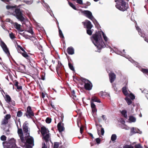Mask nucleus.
I'll list each match as a JSON object with an SVG mask.
<instances>
[{
	"label": "nucleus",
	"mask_w": 148,
	"mask_h": 148,
	"mask_svg": "<svg viewBox=\"0 0 148 148\" xmlns=\"http://www.w3.org/2000/svg\"><path fill=\"white\" fill-rule=\"evenodd\" d=\"M43 136V139H44L46 143L49 141L50 140V133L44 135Z\"/></svg>",
	"instance_id": "16"
},
{
	"label": "nucleus",
	"mask_w": 148,
	"mask_h": 148,
	"mask_svg": "<svg viewBox=\"0 0 148 148\" xmlns=\"http://www.w3.org/2000/svg\"><path fill=\"white\" fill-rule=\"evenodd\" d=\"M128 105H131L132 103V101L128 97H126L125 99Z\"/></svg>",
	"instance_id": "27"
},
{
	"label": "nucleus",
	"mask_w": 148,
	"mask_h": 148,
	"mask_svg": "<svg viewBox=\"0 0 148 148\" xmlns=\"http://www.w3.org/2000/svg\"><path fill=\"white\" fill-rule=\"evenodd\" d=\"M41 97L42 98H44L45 97V95L43 92L42 93Z\"/></svg>",
	"instance_id": "64"
},
{
	"label": "nucleus",
	"mask_w": 148,
	"mask_h": 148,
	"mask_svg": "<svg viewBox=\"0 0 148 148\" xmlns=\"http://www.w3.org/2000/svg\"><path fill=\"white\" fill-rule=\"evenodd\" d=\"M116 139V136L115 134H113L111 137V140L113 141H114Z\"/></svg>",
	"instance_id": "31"
},
{
	"label": "nucleus",
	"mask_w": 148,
	"mask_h": 148,
	"mask_svg": "<svg viewBox=\"0 0 148 148\" xmlns=\"http://www.w3.org/2000/svg\"><path fill=\"white\" fill-rule=\"evenodd\" d=\"M72 97L73 99L75 100H77V99L76 96L75 95V94L72 95Z\"/></svg>",
	"instance_id": "48"
},
{
	"label": "nucleus",
	"mask_w": 148,
	"mask_h": 148,
	"mask_svg": "<svg viewBox=\"0 0 148 148\" xmlns=\"http://www.w3.org/2000/svg\"><path fill=\"white\" fill-rule=\"evenodd\" d=\"M97 102L99 103L101 102L100 99L95 96H93V102Z\"/></svg>",
	"instance_id": "25"
},
{
	"label": "nucleus",
	"mask_w": 148,
	"mask_h": 148,
	"mask_svg": "<svg viewBox=\"0 0 148 148\" xmlns=\"http://www.w3.org/2000/svg\"><path fill=\"white\" fill-rule=\"evenodd\" d=\"M129 0H115L116 2V7L120 11H124L127 9L128 5L127 2H128Z\"/></svg>",
	"instance_id": "2"
},
{
	"label": "nucleus",
	"mask_w": 148,
	"mask_h": 148,
	"mask_svg": "<svg viewBox=\"0 0 148 148\" xmlns=\"http://www.w3.org/2000/svg\"><path fill=\"white\" fill-rule=\"evenodd\" d=\"M51 119L49 117L47 118L46 120V122L47 123H49L51 122Z\"/></svg>",
	"instance_id": "41"
},
{
	"label": "nucleus",
	"mask_w": 148,
	"mask_h": 148,
	"mask_svg": "<svg viewBox=\"0 0 148 148\" xmlns=\"http://www.w3.org/2000/svg\"><path fill=\"white\" fill-rule=\"evenodd\" d=\"M122 92L125 96H128L129 95L127 90V87L126 86L122 88Z\"/></svg>",
	"instance_id": "18"
},
{
	"label": "nucleus",
	"mask_w": 148,
	"mask_h": 148,
	"mask_svg": "<svg viewBox=\"0 0 148 148\" xmlns=\"http://www.w3.org/2000/svg\"><path fill=\"white\" fill-rule=\"evenodd\" d=\"M83 130V126H81L80 128V132L81 134H82Z\"/></svg>",
	"instance_id": "55"
},
{
	"label": "nucleus",
	"mask_w": 148,
	"mask_h": 148,
	"mask_svg": "<svg viewBox=\"0 0 148 148\" xmlns=\"http://www.w3.org/2000/svg\"><path fill=\"white\" fill-rule=\"evenodd\" d=\"M27 31L30 33L32 35H34V32L31 28H30L28 30H27Z\"/></svg>",
	"instance_id": "42"
},
{
	"label": "nucleus",
	"mask_w": 148,
	"mask_h": 148,
	"mask_svg": "<svg viewBox=\"0 0 148 148\" xmlns=\"http://www.w3.org/2000/svg\"><path fill=\"white\" fill-rule=\"evenodd\" d=\"M67 51L69 54L73 55L74 53V49L72 47H70L68 48Z\"/></svg>",
	"instance_id": "17"
},
{
	"label": "nucleus",
	"mask_w": 148,
	"mask_h": 148,
	"mask_svg": "<svg viewBox=\"0 0 148 148\" xmlns=\"http://www.w3.org/2000/svg\"><path fill=\"white\" fill-rule=\"evenodd\" d=\"M25 140V144L24 145V143H22L21 142H20V144L21 146L23 147L25 145L26 143L31 145L32 146H34V138L33 137L30 136L25 137L24 138Z\"/></svg>",
	"instance_id": "8"
},
{
	"label": "nucleus",
	"mask_w": 148,
	"mask_h": 148,
	"mask_svg": "<svg viewBox=\"0 0 148 148\" xmlns=\"http://www.w3.org/2000/svg\"><path fill=\"white\" fill-rule=\"evenodd\" d=\"M23 36L25 38H26V39H30V37H29L31 36H28V35H24V36Z\"/></svg>",
	"instance_id": "56"
},
{
	"label": "nucleus",
	"mask_w": 148,
	"mask_h": 148,
	"mask_svg": "<svg viewBox=\"0 0 148 148\" xmlns=\"http://www.w3.org/2000/svg\"><path fill=\"white\" fill-rule=\"evenodd\" d=\"M11 118V116L9 114H7L4 117L3 120L2 121L1 127L5 132L8 134L9 132L10 126L8 123V121Z\"/></svg>",
	"instance_id": "3"
},
{
	"label": "nucleus",
	"mask_w": 148,
	"mask_h": 148,
	"mask_svg": "<svg viewBox=\"0 0 148 148\" xmlns=\"http://www.w3.org/2000/svg\"><path fill=\"white\" fill-rule=\"evenodd\" d=\"M97 111V109L96 108V105L94 103H93V114L96 112Z\"/></svg>",
	"instance_id": "35"
},
{
	"label": "nucleus",
	"mask_w": 148,
	"mask_h": 148,
	"mask_svg": "<svg viewBox=\"0 0 148 148\" xmlns=\"http://www.w3.org/2000/svg\"><path fill=\"white\" fill-rule=\"evenodd\" d=\"M82 13L84 15L88 18H89L92 20V13L91 12L88 10L82 11H81Z\"/></svg>",
	"instance_id": "13"
},
{
	"label": "nucleus",
	"mask_w": 148,
	"mask_h": 148,
	"mask_svg": "<svg viewBox=\"0 0 148 148\" xmlns=\"http://www.w3.org/2000/svg\"><path fill=\"white\" fill-rule=\"evenodd\" d=\"M6 137L4 135H2L1 137V139L2 140H6Z\"/></svg>",
	"instance_id": "45"
},
{
	"label": "nucleus",
	"mask_w": 148,
	"mask_h": 148,
	"mask_svg": "<svg viewBox=\"0 0 148 148\" xmlns=\"http://www.w3.org/2000/svg\"><path fill=\"white\" fill-rule=\"evenodd\" d=\"M77 125L79 127H80V121L79 119L77 121Z\"/></svg>",
	"instance_id": "58"
},
{
	"label": "nucleus",
	"mask_w": 148,
	"mask_h": 148,
	"mask_svg": "<svg viewBox=\"0 0 148 148\" xmlns=\"http://www.w3.org/2000/svg\"><path fill=\"white\" fill-rule=\"evenodd\" d=\"M58 29H59V34L60 35V38H64V36L63 35V34L62 32V31L60 29L59 27H58Z\"/></svg>",
	"instance_id": "33"
},
{
	"label": "nucleus",
	"mask_w": 148,
	"mask_h": 148,
	"mask_svg": "<svg viewBox=\"0 0 148 148\" xmlns=\"http://www.w3.org/2000/svg\"><path fill=\"white\" fill-rule=\"evenodd\" d=\"M58 128L60 132H61L64 130V127L61 125L60 123H59L58 124Z\"/></svg>",
	"instance_id": "19"
},
{
	"label": "nucleus",
	"mask_w": 148,
	"mask_h": 148,
	"mask_svg": "<svg viewBox=\"0 0 148 148\" xmlns=\"http://www.w3.org/2000/svg\"><path fill=\"white\" fill-rule=\"evenodd\" d=\"M82 23L84 24V27H86L87 29V34L89 35H91L92 32L90 29L92 27V25L91 23L89 21L86 20Z\"/></svg>",
	"instance_id": "6"
},
{
	"label": "nucleus",
	"mask_w": 148,
	"mask_h": 148,
	"mask_svg": "<svg viewBox=\"0 0 148 148\" xmlns=\"http://www.w3.org/2000/svg\"><path fill=\"white\" fill-rule=\"evenodd\" d=\"M25 2L27 4H30L31 3H32L33 2V1L31 0L30 1H25Z\"/></svg>",
	"instance_id": "50"
},
{
	"label": "nucleus",
	"mask_w": 148,
	"mask_h": 148,
	"mask_svg": "<svg viewBox=\"0 0 148 148\" xmlns=\"http://www.w3.org/2000/svg\"><path fill=\"white\" fill-rule=\"evenodd\" d=\"M109 76L110 82L111 83H113L116 79V75L113 73L111 72L109 74Z\"/></svg>",
	"instance_id": "14"
},
{
	"label": "nucleus",
	"mask_w": 148,
	"mask_h": 148,
	"mask_svg": "<svg viewBox=\"0 0 148 148\" xmlns=\"http://www.w3.org/2000/svg\"><path fill=\"white\" fill-rule=\"evenodd\" d=\"M128 95L132 100H134L135 99V96L132 93H131Z\"/></svg>",
	"instance_id": "34"
},
{
	"label": "nucleus",
	"mask_w": 148,
	"mask_h": 148,
	"mask_svg": "<svg viewBox=\"0 0 148 148\" xmlns=\"http://www.w3.org/2000/svg\"><path fill=\"white\" fill-rule=\"evenodd\" d=\"M56 69L58 73V71H60V68L58 67H58H56Z\"/></svg>",
	"instance_id": "62"
},
{
	"label": "nucleus",
	"mask_w": 148,
	"mask_h": 148,
	"mask_svg": "<svg viewBox=\"0 0 148 148\" xmlns=\"http://www.w3.org/2000/svg\"><path fill=\"white\" fill-rule=\"evenodd\" d=\"M18 82L17 81L15 80V83H14V85L16 86H18Z\"/></svg>",
	"instance_id": "57"
},
{
	"label": "nucleus",
	"mask_w": 148,
	"mask_h": 148,
	"mask_svg": "<svg viewBox=\"0 0 148 148\" xmlns=\"http://www.w3.org/2000/svg\"><path fill=\"white\" fill-rule=\"evenodd\" d=\"M17 48H18V52H20L19 51L20 49L21 50L23 51H25L24 50V49H23V48L21 47L19 45H17Z\"/></svg>",
	"instance_id": "38"
},
{
	"label": "nucleus",
	"mask_w": 148,
	"mask_h": 148,
	"mask_svg": "<svg viewBox=\"0 0 148 148\" xmlns=\"http://www.w3.org/2000/svg\"><path fill=\"white\" fill-rule=\"evenodd\" d=\"M23 113L21 111H18L17 114V116L18 117H21Z\"/></svg>",
	"instance_id": "37"
},
{
	"label": "nucleus",
	"mask_w": 148,
	"mask_h": 148,
	"mask_svg": "<svg viewBox=\"0 0 148 148\" xmlns=\"http://www.w3.org/2000/svg\"><path fill=\"white\" fill-rule=\"evenodd\" d=\"M80 79L82 82L84 83L85 84L84 87L86 90H89L92 89V83L90 81L82 77H81Z\"/></svg>",
	"instance_id": "7"
},
{
	"label": "nucleus",
	"mask_w": 148,
	"mask_h": 148,
	"mask_svg": "<svg viewBox=\"0 0 148 148\" xmlns=\"http://www.w3.org/2000/svg\"><path fill=\"white\" fill-rule=\"evenodd\" d=\"M17 88L18 89H21L22 88V87L21 86H19L18 85L16 86Z\"/></svg>",
	"instance_id": "60"
},
{
	"label": "nucleus",
	"mask_w": 148,
	"mask_h": 148,
	"mask_svg": "<svg viewBox=\"0 0 148 148\" xmlns=\"http://www.w3.org/2000/svg\"><path fill=\"white\" fill-rule=\"evenodd\" d=\"M41 132L42 136L49 133V130L44 126L42 127H41Z\"/></svg>",
	"instance_id": "15"
},
{
	"label": "nucleus",
	"mask_w": 148,
	"mask_h": 148,
	"mask_svg": "<svg viewBox=\"0 0 148 148\" xmlns=\"http://www.w3.org/2000/svg\"><path fill=\"white\" fill-rule=\"evenodd\" d=\"M69 4L70 6L71 7L73 8L74 9L76 10V8L75 6V5L73 4V3L69 2Z\"/></svg>",
	"instance_id": "39"
},
{
	"label": "nucleus",
	"mask_w": 148,
	"mask_h": 148,
	"mask_svg": "<svg viewBox=\"0 0 148 148\" xmlns=\"http://www.w3.org/2000/svg\"><path fill=\"white\" fill-rule=\"evenodd\" d=\"M121 113L124 118L126 119L127 118V111L125 110H122L121 112Z\"/></svg>",
	"instance_id": "22"
},
{
	"label": "nucleus",
	"mask_w": 148,
	"mask_h": 148,
	"mask_svg": "<svg viewBox=\"0 0 148 148\" xmlns=\"http://www.w3.org/2000/svg\"><path fill=\"white\" fill-rule=\"evenodd\" d=\"M13 15L15 16L18 20L21 22L22 23L25 20V18L21 10L18 8L15 9L14 11L12 13Z\"/></svg>",
	"instance_id": "5"
},
{
	"label": "nucleus",
	"mask_w": 148,
	"mask_h": 148,
	"mask_svg": "<svg viewBox=\"0 0 148 148\" xmlns=\"http://www.w3.org/2000/svg\"><path fill=\"white\" fill-rule=\"evenodd\" d=\"M97 144H99L100 143L101 140L99 138H97L95 139Z\"/></svg>",
	"instance_id": "43"
},
{
	"label": "nucleus",
	"mask_w": 148,
	"mask_h": 148,
	"mask_svg": "<svg viewBox=\"0 0 148 148\" xmlns=\"http://www.w3.org/2000/svg\"><path fill=\"white\" fill-rule=\"evenodd\" d=\"M44 4H43V5L44 6V5H45L46 7L48 9H49V7L48 5L46 3H45L44 2Z\"/></svg>",
	"instance_id": "61"
},
{
	"label": "nucleus",
	"mask_w": 148,
	"mask_h": 148,
	"mask_svg": "<svg viewBox=\"0 0 148 148\" xmlns=\"http://www.w3.org/2000/svg\"><path fill=\"white\" fill-rule=\"evenodd\" d=\"M15 27L17 29L19 30L21 28V25L18 24L17 23H15L14 24Z\"/></svg>",
	"instance_id": "28"
},
{
	"label": "nucleus",
	"mask_w": 148,
	"mask_h": 148,
	"mask_svg": "<svg viewBox=\"0 0 148 148\" xmlns=\"http://www.w3.org/2000/svg\"><path fill=\"white\" fill-rule=\"evenodd\" d=\"M16 141L13 138H11L8 141L3 142L4 148H20L16 146Z\"/></svg>",
	"instance_id": "4"
},
{
	"label": "nucleus",
	"mask_w": 148,
	"mask_h": 148,
	"mask_svg": "<svg viewBox=\"0 0 148 148\" xmlns=\"http://www.w3.org/2000/svg\"><path fill=\"white\" fill-rule=\"evenodd\" d=\"M16 7V5L14 6L7 5L6 6V8L8 9H11L12 10L14 8H15Z\"/></svg>",
	"instance_id": "29"
},
{
	"label": "nucleus",
	"mask_w": 148,
	"mask_h": 148,
	"mask_svg": "<svg viewBox=\"0 0 148 148\" xmlns=\"http://www.w3.org/2000/svg\"><path fill=\"white\" fill-rule=\"evenodd\" d=\"M61 120L62 121H63V118H64V115H63V114H61Z\"/></svg>",
	"instance_id": "63"
},
{
	"label": "nucleus",
	"mask_w": 148,
	"mask_h": 148,
	"mask_svg": "<svg viewBox=\"0 0 148 148\" xmlns=\"http://www.w3.org/2000/svg\"><path fill=\"white\" fill-rule=\"evenodd\" d=\"M68 65L70 69L73 71H75V69L71 63L70 62H69Z\"/></svg>",
	"instance_id": "30"
},
{
	"label": "nucleus",
	"mask_w": 148,
	"mask_h": 148,
	"mask_svg": "<svg viewBox=\"0 0 148 148\" xmlns=\"http://www.w3.org/2000/svg\"><path fill=\"white\" fill-rule=\"evenodd\" d=\"M30 39L32 41L34 44L36 45L38 42V40L36 38L33 36H30Z\"/></svg>",
	"instance_id": "20"
},
{
	"label": "nucleus",
	"mask_w": 148,
	"mask_h": 148,
	"mask_svg": "<svg viewBox=\"0 0 148 148\" xmlns=\"http://www.w3.org/2000/svg\"><path fill=\"white\" fill-rule=\"evenodd\" d=\"M59 145V144L58 142H55L53 145L54 148H58Z\"/></svg>",
	"instance_id": "36"
},
{
	"label": "nucleus",
	"mask_w": 148,
	"mask_h": 148,
	"mask_svg": "<svg viewBox=\"0 0 148 148\" xmlns=\"http://www.w3.org/2000/svg\"><path fill=\"white\" fill-rule=\"evenodd\" d=\"M18 133L20 138V140H19L21 141L22 143H24V145L25 144V140L23 136V131L21 129H18Z\"/></svg>",
	"instance_id": "11"
},
{
	"label": "nucleus",
	"mask_w": 148,
	"mask_h": 148,
	"mask_svg": "<svg viewBox=\"0 0 148 148\" xmlns=\"http://www.w3.org/2000/svg\"><path fill=\"white\" fill-rule=\"evenodd\" d=\"M9 36L10 38L12 39H13L15 38V36L12 33H9Z\"/></svg>",
	"instance_id": "40"
},
{
	"label": "nucleus",
	"mask_w": 148,
	"mask_h": 148,
	"mask_svg": "<svg viewBox=\"0 0 148 148\" xmlns=\"http://www.w3.org/2000/svg\"><path fill=\"white\" fill-rule=\"evenodd\" d=\"M27 123L25 122L23 125V130L24 133L25 137H28L29 136V130L28 127Z\"/></svg>",
	"instance_id": "9"
},
{
	"label": "nucleus",
	"mask_w": 148,
	"mask_h": 148,
	"mask_svg": "<svg viewBox=\"0 0 148 148\" xmlns=\"http://www.w3.org/2000/svg\"><path fill=\"white\" fill-rule=\"evenodd\" d=\"M104 133V129L102 127L101 129V134L103 136V135Z\"/></svg>",
	"instance_id": "53"
},
{
	"label": "nucleus",
	"mask_w": 148,
	"mask_h": 148,
	"mask_svg": "<svg viewBox=\"0 0 148 148\" xmlns=\"http://www.w3.org/2000/svg\"><path fill=\"white\" fill-rule=\"evenodd\" d=\"M25 115L28 118H30L34 116V114L30 106H28L27 107Z\"/></svg>",
	"instance_id": "10"
},
{
	"label": "nucleus",
	"mask_w": 148,
	"mask_h": 148,
	"mask_svg": "<svg viewBox=\"0 0 148 148\" xmlns=\"http://www.w3.org/2000/svg\"><path fill=\"white\" fill-rule=\"evenodd\" d=\"M1 46L3 49L4 52L8 56L10 55L9 51L7 47V46L3 42L1 41Z\"/></svg>",
	"instance_id": "12"
},
{
	"label": "nucleus",
	"mask_w": 148,
	"mask_h": 148,
	"mask_svg": "<svg viewBox=\"0 0 148 148\" xmlns=\"http://www.w3.org/2000/svg\"><path fill=\"white\" fill-rule=\"evenodd\" d=\"M91 107V108L92 111L91 113L92 112V97H91V99L90 100Z\"/></svg>",
	"instance_id": "46"
},
{
	"label": "nucleus",
	"mask_w": 148,
	"mask_h": 148,
	"mask_svg": "<svg viewBox=\"0 0 148 148\" xmlns=\"http://www.w3.org/2000/svg\"><path fill=\"white\" fill-rule=\"evenodd\" d=\"M123 148H133V147L130 145H126L123 147Z\"/></svg>",
	"instance_id": "47"
},
{
	"label": "nucleus",
	"mask_w": 148,
	"mask_h": 148,
	"mask_svg": "<svg viewBox=\"0 0 148 148\" xmlns=\"http://www.w3.org/2000/svg\"><path fill=\"white\" fill-rule=\"evenodd\" d=\"M141 71L143 73L148 75V69L142 68L141 69Z\"/></svg>",
	"instance_id": "32"
},
{
	"label": "nucleus",
	"mask_w": 148,
	"mask_h": 148,
	"mask_svg": "<svg viewBox=\"0 0 148 148\" xmlns=\"http://www.w3.org/2000/svg\"><path fill=\"white\" fill-rule=\"evenodd\" d=\"M102 34L103 38L105 40L106 42L108 41V38L102 31H98L96 32L95 34H93V39L95 40V42H93V44L97 49V51L100 52L101 48L106 47V45L103 41L101 37Z\"/></svg>",
	"instance_id": "1"
},
{
	"label": "nucleus",
	"mask_w": 148,
	"mask_h": 148,
	"mask_svg": "<svg viewBox=\"0 0 148 148\" xmlns=\"http://www.w3.org/2000/svg\"><path fill=\"white\" fill-rule=\"evenodd\" d=\"M129 120L131 122H136V118L132 116H129Z\"/></svg>",
	"instance_id": "24"
},
{
	"label": "nucleus",
	"mask_w": 148,
	"mask_h": 148,
	"mask_svg": "<svg viewBox=\"0 0 148 148\" xmlns=\"http://www.w3.org/2000/svg\"><path fill=\"white\" fill-rule=\"evenodd\" d=\"M136 29L138 31V32H140L141 31V29L138 27H136Z\"/></svg>",
	"instance_id": "59"
},
{
	"label": "nucleus",
	"mask_w": 148,
	"mask_h": 148,
	"mask_svg": "<svg viewBox=\"0 0 148 148\" xmlns=\"http://www.w3.org/2000/svg\"><path fill=\"white\" fill-rule=\"evenodd\" d=\"M11 103L10 104H9L10 105H12L13 106H14L15 105V102L13 100H11L10 101Z\"/></svg>",
	"instance_id": "51"
},
{
	"label": "nucleus",
	"mask_w": 148,
	"mask_h": 148,
	"mask_svg": "<svg viewBox=\"0 0 148 148\" xmlns=\"http://www.w3.org/2000/svg\"><path fill=\"white\" fill-rule=\"evenodd\" d=\"M42 148H47V147L44 142L42 143Z\"/></svg>",
	"instance_id": "54"
},
{
	"label": "nucleus",
	"mask_w": 148,
	"mask_h": 148,
	"mask_svg": "<svg viewBox=\"0 0 148 148\" xmlns=\"http://www.w3.org/2000/svg\"><path fill=\"white\" fill-rule=\"evenodd\" d=\"M77 2L80 4H83V1L82 0H77Z\"/></svg>",
	"instance_id": "49"
},
{
	"label": "nucleus",
	"mask_w": 148,
	"mask_h": 148,
	"mask_svg": "<svg viewBox=\"0 0 148 148\" xmlns=\"http://www.w3.org/2000/svg\"><path fill=\"white\" fill-rule=\"evenodd\" d=\"M135 148H143V147L140 144L136 145L135 146Z\"/></svg>",
	"instance_id": "44"
},
{
	"label": "nucleus",
	"mask_w": 148,
	"mask_h": 148,
	"mask_svg": "<svg viewBox=\"0 0 148 148\" xmlns=\"http://www.w3.org/2000/svg\"><path fill=\"white\" fill-rule=\"evenodd\" d=\"M93 23L95 25V27L97 29L99 28V25L97 21L93 17Z\"/></svg>",
	"instance_id": "26"
},
{
	"label": "nucleus",
	"mask_w": 148,
	"mask_h": 148,
	"mask_svg": "<svg viewBox=\"0 0 148 148\" xmlns=\"http://www.w3.org/2000/svg\"><path fill=\"white\" fill-rule=\"evenodd\" d=\"M19 53H20L25 58L27 59H28L29 57V56L27 54V53L24 51H23V52H19Z\"/></svg>",
	"instance_id": "23"
},
{
	"label": "nucleus",
	"mask_w": 148,
	"mask_h": 148,
	"mask_svg": "<svg viewBox=\"0 0 148 148\" xmlns=\"http://www.w3.org/2000/svg\"><path fill=\"white\" fill-rule=\"evenodd\" d=\"M41 79L42 80H44L45 79V74H42L41 76Z\"/></svg>",
	"instance_id": "52"
},
{
	"label": "nucleus",
	"mask_w": 148,
	"mask_h": 148,
	"mask_svg": "<svg viewBox=\"0 0 148 148\" xmlns=\"http://www.w3.org/2000/svg\"><path fill=\"white\" fill-rule=\"evenodd\" d=\"M5 100L6 102L8 103L9 104H10V101H11V98L10 96L8 95H5Z\"/></svg>",
	"instance_id": "21"
}]
</instances>
